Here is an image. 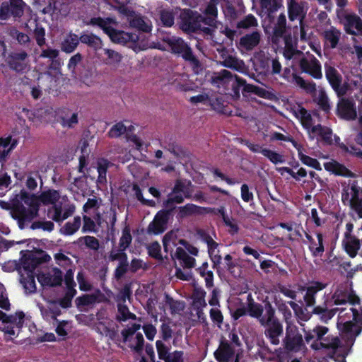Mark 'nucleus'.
I'll return each instance as SVG.
<instances>
[{"label":"nucleus","instance_id":"obj_1","mask_svg":"<svg viewBox=\"0 0 362 362\" xmlns=\"http://www.w3.org/2000/svg\"><path fill=\"white\" fill-rule=\"evenodd\" d=\"M345 310L344 308H339L337 322V328L344 344L339 337L327 333L321 341L313 342L310 344L313 350H329V357L337 362H346V358L356 337L362 331V308L360 306L359 310L351 308L347 313H344Z\"/></svg>","mask_w":362,"mask_h":362},{"label":"nucleus","instance_id":"obj_2","mask_svg":"<svg viewBox=\"0 0 362 362\" xmlns=\"http://www.w3.org/2000/svg\"><path fill=\"white\" fill-rule=\"evenodd\" d=\"M21 202L12 204V218L17 220L20 229L25 228L26 222H31L39 216L40 201L39 195L30 194L25 190L20 193Z\"/></svg>","mask_w":362,"mask_h":362},{"label":"nucleus","instance_id":"obj_3","mask_svg":"<svg viewBox=\"0 0 362 362\" xmlns=\"http://www.w3.org/2000/svg\"><path fill=\"white\" fill-rule=\"evenodd\" d=\"M287 303L293 309L296 316L305 322L309 320L313 315H315L321 322L327 323L339 311V308L327 309V305H329L327 300L313 308L306 307L305 304L300 305L293 300Z\"/></svg>","mask_w":362,"mask_h":362},{"label":"nucleus","instance_id":"obj_4","mask_svg":"<svg viewBox=\"0 0 362 362\" xmlns=\"http://www.w3.org/2000/svg\"><path fill=\"white\" fill-rule=\"evenodd\" d=\"M114 22V20L110 17L105 18L93 17L90 18L89 24L100 28L115 43L126 45L131 42L136 44L139 41L138 34L119 30L110 26V24Z\"/></svg>","mask_w":362,"mask_h":362},{"label":"nucleus","instance_id":"obj_5","mask_svg":"<svg viewBox=\"0 0 362 362\" xmlns=\"http://www.w3.org/2000/svg\"><path fill=\"white\" fill-rule=\"evenodd\" d=\"M266 317L259 323L264 328V335L272 345H279V338L284 334L281 321L276 315V310L271 302L265 303Z\"/></svg>","mask_w":362,"mask_h":362},{"label":"nucleus","instance_id":"obj_6","mask_svg":"<svg viewBox=\"0 0 362 362\" xmlns=\"http://www.w3.org/2000/svg\"><path fill=\"white\" fill-rule=\"evenodd\" d=\"M165 42L168 45L171 52L177 57H181L187 62L192 70L197 73L201 69L202 64L198 57L193 52L192 49L182 38L179 37H168Z\"/></svg>","mask_w":362,"mask_h":362},{"label":"nucleus","instance_id":"obj_7","mask_svg":"<svg viewBox=\"0 0 362 362\" xmlns=\"http://www.w3.org/2000/svg\"><path fill=\"white\" fill-rule=\"evenodd\" d=\"M201 14L197 11L189 8L184 9L180 15V28L185 33L202 32L207 35H213L214 30L211 28H202L199 23V18Z\"/></svg>","mask_w":362,"mask_h":362},{"label":"nucleus","instance_id":"obj_8","mask_svg":"<svg viewBox=\"0 0 362 362\" xmlns=\"http://www.w3.org/2000/svg\"><path fill=\"white\" fill-rule=\"evenodd\" d=\"M298 327L296 325L286 327L285 337L282 340L284 349L288 353L305 351L307 348Z\"/></svg>","mask_w":362,"mask_h":362},{"label":"nucleus","instance_id":"obj_9","mask_svg":"<svg viewBox=\"0 0 362 362\" xmlns=\"http://www.w3.org/2000/svg\"><path fill=\"white\" fill-rule=\"evenodd\" d=\"M337 17L345 33L353 36L362 35V19L354 11H337Z\"/></svg>","mask_w":362,"mask_h":362},{"label":"nucleus","instance_id":"obj_10","mask_svg":"<svg viewBox=\"0 0 362 362\" xmlns=\"http://www.w3.org/2000/svg\"><path fill=\"white\" fill-rule=\"evenodd\" d=\"M308 9V3L305 1L288 0L287 10L288 19L291 21L298 20L300 27V37H305V33L303 28V21L306 17Z\"/></svg>","mask_w":362,"mask_h":362},{"label":"nucleus","instance_id":"obj_11","mask_svg":"<svg viewBox=\"0 0 362 362\" xmlns=\"http://www.w3.org/2000/svg\"><path fill=\"white\" fill-rule=\"evenodd\" d=\"M176 208V206H173L170 209L158 211L154 216L153 221L148 224L147 233L149 235H160L164 233L167 230L170 216Z\"/></svg>","mask_w":362,"mask_h":362},{"label":"nucleus","instance_id":"obj_12","mask_svg":"<svg viewBox=\"0 0 362 362\" xmlns=\"http://www.w3.org/2000/svg\"><path fill=\"white\" fill-rule=\"evenodd\" d=\"M26 4L23 0H8L1 3L0 6V20L6 21L11 17L21 18L23 13Z\"/></svg>","mask_w":362,"mask_h":362},{"label":"nucleus","instance_id":"obj_13","mask_svg":"<svg viewBox=\"0 0 362 362\" xmlns=\"http://www.w3.org/2000/svg\"><path fill=\"white\" fill-rule=\"evenodd\" d=\"M327 284L318 281H313L310 283L308 286H298V291L300 292H305L303 296V304L306 307H311V308L316 307V296L318 292L325 289Z\"/></svg>","mask_w":362,"mask_h":362},{"label":"nucleus","instance_id":"obj_14","mask_svg":"<svg viewBox=\"0 0 362 362\" xmlns=\"http://www.w3.org/2000/svg\"><path fill=\"white\" fill-rule=\"evenodd\" d=\"M325 76L337 97H344L349 90V85L346 82L341 84L342 77L338 71L335 68L329 66L326 69Z\"/></svg>","mask_w":362,"mask_h":362},{"label":"nucleus","instance_id":"obj_15","mask_svg":"<svg viewBox=\"0 0 362 362\" xmlns=\"http://www.w3.org/2000/svg\"><path fill=\"white\" fill-rule=\"evenodd\" d=\"M213 78L216 83L221 84L230 83L232 88L231 95L233 97L240 98V89H243V86L239 84L238 81L243 80V78L237 75L233 76L230 71L223 69L215 74Z\"/></svg>","mask_w":362,"mask_h":362},{"label":"nucleus","instance_id":"obj_16","mask_svg":"<svg viewBox=\"0 0 362 362\" xmlns=\"http://www.w3.org/2000/svg\"><path fill=\"white\" fill-rule=\"evenodd\" d=\"M336 115L340 119L346 121L356 119L357 112L354 100L343 97L339 98L337 105Z\"/></svg>","mask_w":362,"mask_h":362},{"label":"nucleus","instance_id":"obj_17","mask_svg":"<svg viewBox=\"0 0 362 362\" xmlns=\"http://www.w3.org/2000/svg\"><path fill=\"white\" fill-rule=\"evenodd\" d=\"M298 65L302 72L309 74L314 78L320 79L322 77L321 64L314 55L310 54V59L302 57Z\"/></svg>","mask_w":362,"mask_h":362},{"label":"nucleus","instance_id":"obj_18","mask_svg":"<svg viewBox=\"0 0 362 362\" xmlns=\"http://www.w3.org/2000/svg\"><path fill=\"white\" fill-rule=\"evenodd\" d=\"M235 354V347L228 340L222 337L217 349L214 353L215 359L218 362H230L233 360Z\"/></svg>","mask_w":362,"mask_h":362},{"label":"nucleus","instance_id":"obj_19","mask_svg":"<svg viewBox=\"0 0 362 362\" xmlns=\"http://www.w3.org/2000/svg\"><path fill=\"white\" fill-rule=\"evenodd\" d=\"M108 259L110 262L119 261L118 265L114 272V276L116 280H120L128 272L129 267L127 253L115 252V250L112 249L110 252Z\"/></svg>","mask_w":362,"mask_h":362},{"label":"nucleus","instance_id":"obj_20","mask_svg":"<svg viewBox=\"0 0 362 362\" xmlns=\"http://www.w3.org/2000/svg\"><path fill=\"white\" fill-rule=\"evenodd\" d=\"M37 280L42 286L56 287L62 285L63 273L57 267L52 269V274L40 273L37 276Z\"/></svg>","mask_w":362,"mask_h":362},{"label":"nucleus","instance_id":"obj_21","mask_svg":"<svg viewBox=\"0 0 362 362\" xmlns=\"http://www.w3.org/2000/svg\"><path fill=\"white\" fill-rule=\"evenodd\" d=\"M305 238L308 243V250L313 257H321L325 252L324 236L321 232H316L317 240L304 230Z\"/></svg>","mask_w":362,"mask_h":362},{"label":"nucleus","instance_id":"obj_22","mask_svg":"<svg viewBox=\"0 0 362 362\" xmlns=\"http://www.w3.org/2000/svg\"><path fill=\"white\" fill-rule=\"evenodd\" d=\"M267 302H269L267 298L263 301L264 305L257 303L254 300L251 294H249L246 308L247 315L257 319L260 323L266 317L265 303Z\"/></svg>","mask_w":362,"mask_h":362},{"label":"nucleus","instance_id":"obj_23","mask_svg":"<svg viewBox=\"0 0 362 362\" xmlns=\"http://www.w3.org/2000/svg\"><path fill=\"white\" fill-rule=\"evenodd\" d=\"M349 293L346 288L338 287L330 298L329 295L325 293L323 302L328 301L327 309H333V305H345L349 301Z\"/></svg>","mask_w":362,"mask_h":362},{"label":"nucleus","instance_id":"obj_24","mask_svg":"<svg viewBox=\"0 0 362 362\" xmlns=\"http://www.w3.org/2000/svg\"><path fill=\"white\" fill-rule=\"evenodd\" d=\"M303 331L305 342L307 344H312L313 342L321 341L329 332V329L325 326L317 325L313 329L306 331L303 329Z\"/></svg>","mask_w":362,"mask_h":362},{"label":"nucleus","instance_id":"obj_25","mask_svg":"<svg viewBox=\"0 0 362 362\" xmlns=\"http://www.w3.org/2000/svg\"><path fill=\"white\" fill-rule=\"evenodd\" d=\"M260 39V32L255 30L241 37L239 41V45L241 48L247 51H250L259 45Z\"/></svg>","mask_w":362,"mask_h":362},{"label":"nucleus","instance_id":"obj_26","mask_svg":"<svg viewBox=\"0 0 362 362\" xmlns=\"http://www.w3.org/2000/svg\"><path fill=\"white\" fill-rule=\"evenodd\" d=\"M325 169L337 176L350 177L354 176V173L349 170L344 165L339 163L336 160L327 162L324 164Z\"/></svg>","mask_w":362,"mask_h":362},{"label":"nucleus","instance_id":"obj_27","mask_svg":"<svg viewBox=\"0 0 362 362\" xmlns=\"http://www.w3.org/2000/svg\"><path fill=\"white\" fill-rule=\"evenodd\" d=\"M286 29V18L284 13H281L277 18L276 23L273 28L272 40L274 43H277L279 40L284 37Z\"/></svg>","mask_w":362,"mask_h":362},{"label":"nucleus","instance_id":"obj_28","mask_svg":"<svg viewBox=\"0 0 362 362\" xmlns=\"http://www.w3.org/2000/svg\"><path fill=\"white\" fill-rule=\"evenodd\" d=\"M78 40L79 42L86 45L95 51L102 47L103 42L101 39L92 33L83 32L81 36L78 37Z\"/></svg>","mask_w":362,"mask_h":362},{"label":"nucleus","instance_id":"obj_29","mask_svg":"<svg viewBox=\"0 0 362 362\" xmlns=\"http://www.w3.org/2000/svg\"><path fill=\"white\" fill-rule=\"evenodd\" d=\"M177 209L178 212L176 216L177 220H182L193 215H202V206L194 204H187L185 206H179Z\"/></svg>","mask_w":362,"mask_h":362},{"label":"nucleus","instance_id":"obj_30","mask_svg":"<svg viewBox=\"0 0 362 362\" xmlns=\"http://www.w3.org/2000/svg\"><path fill=\"white\" fill-rule=\"evenodd\" d=\"M360 190L361 188L358 185L357 181H353V200L351 201V204H349L348 206L357 214L359 218H362V198L359 197Z\"/></svg>","mask_w":362,"mask_h":362},{"label":"nucleus","instance_id":"obj_31","mask_svg":"<svg viewBox=\"0 0 362 362\" xmlns=\"http://www.w3.org/2000/svg\"><path fill=\"white\" fill-rule=\"evenodd\" d=\"M218 244L214 240L209 243L207 245L208 253L211 261L212 262V268L216 270L217 273L220 272L222 257L221 256L220 250H217V254H214V250H216Z\"/></svg>","mask_w":362,"mask_h":362},{"label":"nucleus","instance_id":"obj_32","mask_svg":"<svg viewBox=\"0 0 362 362\" xmlns=\"http://www.w3.org/2000/svg\"><path fill=\"white\" fill-rule=\"evenodd\" d=\"M39 199L40 202L45 206L49 204L54 206L60 199V194L58 190L49 189L47 190L42 191L39 194Z\"/></svg>","mask_w":362,"mask_h":362},{"label":"nucleus","instance_id":"obj_33","mask_svg":"<svg viewBox=\"0 0 362 362\" xmlns=\"http://www.w3.org/2000/svg\"><path fill=\"white\" fill-rule=\"evenodd\" d=\"M311 132L313 134H317L325 144L328 145L332 144L333 134L332 130L330 128L322 126L319 124L313 126L311 128Z\"/></svg>","mask_w":362,"mask_h":362},{"label":"nucleus","instance_id":"obj_34","mask_svg":"<svg viewBox=\"0 0 362 362\" xmlns=\"http://www.w3.org/2000/svg\"><path fill=\"white\" fill-rule=\"evenodd\" d=\"M344 246L349 256L351 258H354L360 249L359 238L356 236L344 238Z\"/></svg>","mask_w":362,"mask_h":362},{"label":"nucleus","instance_id":"obj_35","mask_svg":"<svg viewBox=\"0 0 362 362\" xmlns=\"http://www.w3.org/2000/svg\"><path fill=\"white\" fill-rule=\"evenodd\" d=\"M78 44V36L75 33H70L62 42L61 49L66 53H71L76 49Z\"/></svg>","mask_w":362,"mask_h":362},{"label":"nucleus","instance_id":"obj_36","mask_svg":"<svg viewBox=\"0 0 362 362\" xmlns=\"http://www.w3.org/2000/svg\"><path fill=\"white\" fill-rule=\"evenodd\" d=\"M81 225V218L76 216L72 221H67L60 229V233L64 235H72L78 230Z\"/></svg>","mask_w":362,"mask_h":362},{"label":"nucleus","instance_id":"obj_37","mask_svg":"<svg viewBox=\"0 0 362 362\" xmlns=\"http://www.w3.org/2000/svg\"><path fill=\"white\" fill-rule=\"evenodd\" d=\"M292 82L303 89L308 94L316 93V84L313 81H307L296 74H293Z\"/></svg>","mask_w":362,"mask_h":362},{"label":"nucleus","instance_id":"obj_38","mask_svg":"<svg viewBox=\"0 0 362 362\" xmlns=\"http://www.w3.org/2000/svg\"><path fill=\"white\" fill-rule=\"evenodd\" d=\"M175 13L173 9L163 8L159 11V20L162 26L171 28L175 23Z\"/></svg>","mask_w":362,"mask_h":362},{"label":"nucleus","instance_id":"obj_39","mask_svg":"<svg viewBox=\"0 0 362 362\" xmlns=\"http://www.w3.org/2000/svg\"><path fill=\"white\" fill-rule=\"evenodd\" d=\"M76 243L81 247L85 245L86 248L94 251L98 250L100 247L99 240L95 237L90 235L78 238Z\"/></svg>","mask_w":362,"mask_h":362},{"label":"nucleus","instance_id":"obj_40","mask_svg":"<svg viewBox=\"0 0 362 362\" xmlns=\"http://www.w3.org/2000/svg\"><path fill=\"white\" fill-rule=\"evenodd\" d=\"M206 292L201 288L195 287L192 294V306L194 309L205 308L206 303L205 300Z\"/></svg>","mask_w":362,"mask_h":362},{"label":"nucleus","instance_id":"obj_41","mask_svg":"<svg viewBox=\"0 0 362 362\" xmlns=\"http://www.w3.org/2000/svg\"><path fill=\"white\" fill-rule=\"evenodd\" d=\"M132 241L130 229L128 226L124 227L119 238V247L115 250V252H125V250L130 246Z\"/></svg>","mask_w":362,"mask_h":362},{"label":"nucleus","instance_id":"obj_42","mask_svg":"<svg viewBox=\"0 0 362 362\" xmlns=\"http://www.w3.org/2000/svg\"><path fill=\"white\" fill-rule=\"evenodd\" d=\"M340 37L341 32L333 27L324 32V38L325 42L329 43L330 47L333 49L337 47Z\"/></svg>","mask_w":362,"mask_h":362},{"label":"nucleus","instance_id":"obj_43","mask_svg":"<svg viewBox=\"0 0 362 362\" xmlns=\"http://www.w3.org/2000/svg\"><path fill=\"white\" fill-rule=\"evenodd\" d=\"M175 257L182 262L185 267L191 269L195 267L196 259L189 256L182 247H178L176 249Z\"/></svg>","mask_w":362,"mask_h":362},{"label":"nucleus","instance_id":"obj_44","mask_svg":"<svg viewBox=\"0 0 362 362\" xmlns=\"http://www.w3.org/2000/svg\"><path fill=\"white\" fill-rule=\"evenodd\" d=\"M21 272H22L21 271ZM20 281L26 292L33 293L36 291L35 274H24L21 273Z\"/></svg>","mask_w":362,"mask_h":362},{"label":"nucleus","instance_id":"obj_45","mask_svg":"<svg viewBox=\"0 0 362 362\" xmlns=\"http://www.w3.org/2000/svg\"><path fill=\"white\" fill-rule=\"evenodd\" d=\"M313 100L317 104L319 108L325 113L328 114L330 112L331 105L329 103V100L325 90H320L318 96L314 98Z\"/></svg>","mask_w":362,"mask_h":362},{"label":"nucleus","instance_id":"obj_46","mask_svg":"<svg viewBox=\"0 0 362 362\" xmlns=\"http://www.w3.org/2000/svg\"><path fill=\"white\" fill-rule=\"evenodd\" d=\"M110 165V162L106 159H101L98 162L97 170L98 173L97 182L104 185L107 182V172Z\"/></svg>","mask_w":362,"mask_h":362},{"label":"nucleus","instance_id":"obj_47","mask_svg":"<svg viewBox=\"0 0 362 362\" xmlns=\"http://www.w3.org/2000/svg\"><path fill=\"white\" fill-rule=\"evenodd\" d=\"M278 310L283 315L284 320L287 325H294L292 322V313L287 305V303L282 300L276 303Z\"/></svg>","mask_w":362,"mask_h":362},{"label":"nucleus","instance_id":"obj_48","mask_svg":"<svg viewBox=\"0 0 362 362\" xmlns=\"http://www.w3.org/2000/svg\"><path fill=\"white\" fill-rule=\"evenodd\" d=\"M258 25L257 19L252 15L248 14L237 23V28L247 30L256 28Z\"/></svg>","mask_w":362,"mask_h":362},{"label":"nucleus","instance_id":"obj_49","mask_svg":"<svg viewBox=\"0 0 362 362\" xmlns=\"http://www.w3.org/2000/svg\"><path fill=\"white\" fill-rule=\"evenodd\" d=\"M260 6L267 11L269 16L275 13L281 6L278 0H260Z\"/></svg>","mask_w":362,"mask_h":362},{"label":"nucleus","instance_id":"obj_50","mask_svg":"<svg viewBox=\"0 0 362 362\" xmlns=\"http://www.w3.org/2000/svg\"><path fill=\"white\" fill-rule=\"evenodd\" d=\"M148 256L151 257L161 261L163 256L161 255V247L158 241H153L146 246Z\"/></svg>","mask_w":362,"mask_h":362},{"label":"nucleus","instance_id":"obj_51","mask_svg":"<svg viewBox=\"0 0 362 362\" xmlns=\"http://www.w3.org/2000/svg\"><path fill=\"white\" fill-rule=\"evenodd\" d=\"M33 34L38 46L42 47L45 45V29L41 24L38 23H35Z\"/></svg>","mask_w":362,"mask_h":362},{"label":"nucleus","instance_id":"obj_52","mask_svg":"<svg viewBox=\"0 0 362 362\" xmlns=\"http://www.w3.org/2000/svg\"><path fill=\"white\" fill-rule=\"evenodd\" d=\"M298 158L304 165L316 170H322L321 165L316 158L307 156L303 153H298Z\"/></svg>","mask_w":362,"mask_h":362},{"label":"nucleus","instance_id":"obj_53","mask_svg":"<svg viewBox=\"0 0 362 362\" xmlns=\"http://www.w3.org/2000/svg\"><path fill=\"white\" fill-rule=\"evenodd\" d=\"M165 303L169 305L172 314L182 311L184 309V303L182 301L175 300L166 293H165Z\"/></svg>","mask_w":362,"mask_h":362},{"label":"nucleus","instance_id":"obj_54","mask_svg":"<svg viewBox=\"0 0 362 362\" xmlns=\"http://www.w3.org/2000/svg\"><path fill=\"white\" fill-rule=\"evenodd\" d=\"M117 308L119 315L117 316V320L118 321L125 322L127 320L136 318V315L129 311L127 305L118 304Z\"/></svg>","mask_w":362,"mask_h":362},{"label":"nucleus","instance_id":"obj_55","mask_svg":"<svg viewBox=\"0 0 362 362\" xmlns=\"http://www.w3.org/2000/svg\"><path fill=\"white\" fill-rule=\"evenodd\" d=\"M298 115L304 128L309 129L310 128L313 127L312 116L305 108L300 107L298 110Z\"/></svg>","mask_w":362,"mask_h":362},{"label":"nucleus","instance_id":"obj_56","mask_svg":"<svg viewBox=\"0 0 362 362\" xmlns=\"http://www.w3.org/2000/svg\"><path fill=\"white\" fill-rule=\"evenodd\" d=\"M303 53L294 48L290 35L285 37V53L286 58L291 59L295 54H303Z\"/></svg>","mask_w":362,"mask_h":362},{"label":"nucleus","instance_id":"obj_57","mask_svg":"<svg viewBox=\"0 0 362 362\" xmlns=\"http://www.w3.org/2000/svg\"><path fill=\"white\" fill-rule=\"evenodd\" d=\"M156 346L159 359L165 361L170 356V346L165 345L162 341L158 340L156 342Z\"/></svg>","mask_w":362,"mask_h":362},{"label":"nucleus","instance_id":"obj_58","mask_svg":"<svg viewBox=\"0 0 362 362\" xmlns=\"http://www.w3.org/2000/svg\"><path fill=\"white\" fill-rule=\"evenodd\" d=\"M132 189L134 192L136 198L143 204L148 206L153 207L156 205V202L153 199H145L143 196L142 191L140 187L137 184L133 185Z\"/></svg>","mask_w":362,"mask_h":362},{"label":"nucleus","instance_id":"obj_59","mask_svg":"<svg viewBox=\"0 0 362 362\" xmlns=\"http://www.w3.org/2000/svg\"><path fill=\"white\" fill-rule=\"evenodd\" d=\"M262 155L274 164L283 163L284 162V158L282 155L270 149H264L262 151Z\"/></svg>","mask_w":362,"mask_h":362},{"label":"nucleus","instance_id":"obj_60","mask_svg":"<svg viewBox=\"0 0 362 362\" xmlns=\"http://www.w3.org/2000/svg\"><path fill=\"white\" fill-rule=\"evenodd\" d=\"M30 228L32 230L42 229L44 231L52 232L54 228V224L51 221H36L32 223Z\"/></svg>","mask_w":362,"mask_h":362},{"label":"nucleus","instance_id":"obj_61","mask_svg":"<svg viewBox=\"0 0 362 362\" xmlns=\"http://www.w3.org/2000/svg\"><path fill=\"white\" fill-rule=\"evenodd\" d=\"M130 25L133 28H137L139 30L148 33L151 30V27L144 21L141 17H136L130 21Z\"/></svg>","mask_w":362,"mask_h":362},{"label":"nucleus","instance_id":"obj_62","mask_svg":"<svg viewBox=\"0 0 362 362\" xmlns=\"http://www.w3.org/2000/svg\"><path fill=\"white\" fill-rule=\"evenodd\" d=\"M126 132V127L122 122H117L113 125L108 132V136L110 138H117L124 134Z\"/></svg>","mask_w":362,"mask_h":362},{"label":"nucleus","instance_id":"obj_63","mask_svg":"<svg viewBox=\"0 0 362 362\" xmlns=\"http://www.w3.org/2000/svg\"><path fill=\"white\" fill-rule=\"evenodd\" d=\"M209 316L211 321L220 328L223 322L222 312L218 308H211L209 311Z\"/></svg>","mask_w":362,"mask_h":362},{"label":"nucleus","instance_id":"obj_64","mask_svg":"<svg viewBox=\"0 0 362 362\" xmlns=\"http://www.w3.org/2000/svg\"><path fill=\"white\" fill-rule=\"evenodd\" d=\"M10 35L13 37H16L18 42L21 45H25L30 42V37L23 33L20 32L16 28L11 30Z\"/></svg>","mask_w":362,"mask_h":362}]
</instances>
